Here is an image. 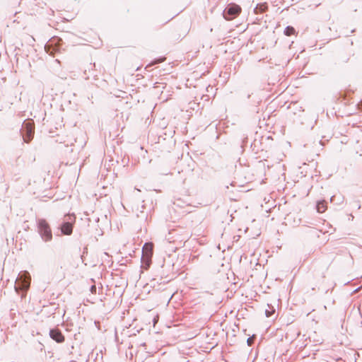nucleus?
Segmentation results:
<instances>
[{
    "label": "nucleus",
    "instance_id": "nucleus-1",
    "mask_svg": "<svg viewBox=\"0 0 362 362\" xmlns=\"http://www.w3.org/2000/svg\"><path fill=\"white\" fill-rule=\"evenodd\" d=\"M30 275L27 271H23L19 273L14 286L16 291L17 293H18L19 291H26L30 287Z\"/></svg>",
    "mask_w": 362,
    "mask_h": 362
},
{
    "label": "nucleus",
    "instance_id": "nucleus-2",
    "mask_svg": "<svg viewBox=\"0 0 362 362\" xmlns=\"http://www.w3.org/2000/svg\"><path fill=\"white\" fill-rule=\"evenodd\" d=\"M37 228L42 239L45 242H49L52 239V233L48 223L45 219L37 220Z\"/></svg>",
    "mask_w": 362,
    "mask_h": 362
},
{
    "label": "nucleus",
    "instance_id": "nucleus-3",
    "mask_svg": "<svg viewBox=\"0 0 362 362\" xmlns=\"http://www.w3.org/2000/svg\"><path fill=\"white\" fill-rule=\"evenodd\" d=\"M241 8L235 4H229L223 10V16L226 21L235 18L240 13Z\"/></svg>",
    "mask_w": 362,
    "mask_h": 362
},
{
    "label": "nucleus",
    "instance_id": "nucleus-4",
    "mask_svg": "<svg viewBox=\"0 0 362 362\" xmlns=\"http://www.w3.org/2000/svg\"><path fill=\"white\" fill-rule=\"evenodd\" d=\"M25 142L28 143L31 141L34 135V127L31 122H24L21 129Z\"/></svg>",
    "mask_w": 362,
    "mask_h": 362
},
{
    "label": "nucleus",
    "instance_id": "nucleus-5",
    "mask_svg": "<svg viewBox=\"0 0 362 362\" xmlns=\"http://www.w3.org/2000/svg\"><path fill=\"white\" fill-rule=\"evenodd\" d=\"M55 40L59 41V39L54 40L52 41L49 42L47 43L45 46V51L47 54H49L51 56L54 57L56 53L59 51V49L58 47L54 46Z\"/></svg>",
    "mask_w": 362,
    "mask_h": 362
},
{
    "label": "nucleus",
    "instance_id": "nucleus-6",
    "mask_svg": "<svg viewBox=\"0 0 362 362\" xmlns=\"http://www.w3.org/2000/svg\"><path fill=\"white\" fill-rule=\"evenodd\" d=\"M49 336L57 343H62L64 341V337L58 329H51L49 331Z\"/></svg>",
    "mask_w": 362,
    "mask_h": 362
},
{
    "label": "nucleus",
    "instance_id": "nucleus-7",
    "mask_svg": "<svg viewBox=\"0 0 362 362\" xmlns=\"http://www.w3.org/2000/svg\"><path fill=\"white\" fill-rule=\"evenodd\" d=\"M60 228L64 235H69L72 233L73 226L69 221H66L62 223Z\"/></svg>",
    "mask_w": 362,
    "mask_h": 362
},
{
    "label": "nucleus",
    "instance_id": "nucleus-8",
    "mask_svg": "<svg viewBox=\"0 0 362 362\" xmlns=\"http://www.w3.org/2000/svg\"><path fill=\"white\" fill-rule=\"evenodd\" d=\"M38 0H20L19 5L22 7H26L33 10L37 6Z\"/></svg>",
    "mask_w": 362,
    "mask_h": 362
},
{
    "label": "nucleus",
    "instance_id": "nucleus-9",
    "mask_svg": "<svg viewBox=\"0 0 362 362\" xmlns=\"http://www.w3.org/2000/svg\"><path fill=\"white\" fill-rule=\"evenodd\" d=\"M142 267L145 269H148L151 263V257H150V252L148 255H142L141 257Z\"/></svg>",
    "mask_w": 362,
    "mask_h": 362
},
{
    "label": "nucleus",
    "instance_id": "nucleus-10",
    "mask_svg": "<svg viewBox=\"0 0 362 362\" xmlns=\"http://www.w3.org/2000/svg\"><path fill=\"white\" fill-rule=\"evenodd\" d=\"M316 209L319 213H323L327 209V202L325 200H320L317 202Z\"/></svg>",
    "mask_w": 362,
    "mask_h": 362
},
{
    "label": "nucleus",
    "instance_id": "nucleus-11",
    "mask_svg": "<svg viewBox=\"0 0 362 362\" xmlns=\"http://www.w3.org/2000/svg\"><path fill=\"white\" fill-rule=\"evenodd\" d=\"M142 251H143V255H148V253L150 252V257H152V255H153L152 245L149 243L144 244Z\"/></svg>",
    "mask_w": 362,
    "mask_h": 362
},
{
    "label": "nucleus",
    "instance_id": "nucleus-12",
    "mask_svg": "<svg viewBox=\"0 0 362 362\" xmlns=\"http://www.w3.org/2000/svg\"><path fill=\"white\" fill-rule=\"evenodd\" d=\"M267 9V6L266 4H257L255 8L254 11L255 13H261Z\"/></svg>",
    "mask_w": 362,
    "mask_h": 362
},
{
    "label": "nucleus",
    "instance_id": "nucleus-13",
    "mask_svg": "<svg viewBox=\"0 0 362 362\" xmlns=\"http://www.w3.org/2000/svg\"><path fill=\"white\" fill-rule=\"evenodd\" d=\"M295 33V29L292 26H287L284 30V34L287 36H291Z\"/></svg>",
    "mask_w": 362,
    "mask_h": 362
},
{
    "label": "nucleus",
    "instance_id": "nucleus-14",
    "mask_svg": "<svg viewBox=\"0 0 362 362\" xmlns=\"http://www.w3.org/2000/svg\"><path fill=\"white\" fill-rule=\"evenodd\" d=\"M253 341H254L253 337H249L247 339V343L248 346H251L252 344Z\"/></svg>",
    "mask_w": 362,
    "mask_h": 362
},
{
    "label": "nucleus",
    "instance_id": "nucleus-15",
    "mask_svg": "<svg viewBox=\"0 0 362 362\" xmlns=\"http://www.w3.org/2000/svg\"><path fill=\"white\" fill-rule=\"evenodd\" d=\"M265 315H266V316H267V317H270V316L272 315V312H270V311H269V310H265Z\"/></svg>",
    "mask_w": 362,
    "mask_h": 362
},
{
    "label": "nucleus",
    "instance_id": "nucleus-16",
    "mask_svg": "<svg viewBox=\"0 0 362 362\" xmlns=\"http://www.w3.org/2000/svg\"><path fill=\"white\" fill-rule=\"evenodd\" d=\"M90 291L92 293H96V287L95 286H92L90 288Z\"/></svg>",
    "mask_w": 362,
    "mask_h": 362
},
{
    "label": "nucleus",
    "instance_id": "nucleus-17",
    "mask_svg": "<svg viewBox=\"0 0 362 362\" xmlns=\"http://www.w3.org/2000/svg\"><path fill=\"white\" fill-rule=\"evenodd\" d=\"M154 281H155V279H152V280H151V284H152L153 286H155V284H153V282H154Z\"/></svg>",
    "mask_w": 362,
    "mask_h": 362
}]
</instances>
